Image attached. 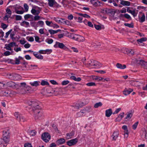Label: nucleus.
Returning a JSON list of instances; mask_svg holds the SVG:
<instances>
[{"instance_id": "nucleus-7", "label": "nucleus", "mask_w": 147, "mask_h": 147, "mask_svg": "<svg viewBox=\"0 0 147 147\" xmlns=\"http://www.w3.org/2000/svg\"><path fill=\"white\" fill-rule=\"evenodd\" d=\"M78 142V139L77 138H75L69 140L67 142V144L69 146H71L75 145Z\"/></svg>"}, {"instance_id": "nucleus-10", "label": "nucleus", "mask_w": 147, "mask_h": 147, "mask_svg": "<svg viewBox=\"0 0 147 147\" xmlns=\"http://www.w3.org/2000/svg\"><path fill=\"white\" fill-rule=\"evenodd\" d=\"M48 5L51 7H53L54 5H59L56 2L55 0H48Z\"/></svg>"}, {"instance_id": "nucleus-56", "label": "nucleus", "mask_w": 147, "mask_h": 147, "mask_svg": "<svg viewBox=\"0 0 147 147\" xmlns=\"http://www.w3.org/2000/svg\"><path fill=\"white\" fill-rule=\"evenodd\" d=\"M13 9L15 10V8H16V9L17 10L19 9H21V7L19 5H15L14 6H13Z\"/></svg>"}, {"instance_id": "nucleus-37", "label": "nucleus", "mask_w": 147, "mask_h": 147, "mask_svg": "<svg viewBox=\"0 0 147 147\" xmlns=\"http://www.w3.org/2000/svg\"><path fill=\"white\" fill-rule=\"evenodd\" d=\"M6 14H7V15H8L9 16H11L12 12L10 9L7 8L6 9Z\"/></svg>"}, {"instance_id": "nucleus-2", "label": "nucleus", "mask_w": 147, "mask_h": 147, "mask_svg": "<svg viewBox=\"0 0 147 147\" xmlns=\"http://www.w3.org/2000/svg\"><path fill=\"white\" fill-rule=\"evenodd\" d=\"M84 64L87 67L95 66L96 68H99L102 66L101 64L98 61H94L92 59L88 61V63H86L84 61H83Z\"/></svg>"}, {"instance_id": "nucleus-9", "label": "nucleus", "mask_w": 147, "mask_h": 147, "mask_svg": "<svg viewBox=\"0 0 147 147\" xmlns=\"http://www.w3.org/2000/svg\"><path fill=\"white\" fill-rule=\"evenodd\" d=\"M85 40V38L84 37L76 34L74 40L79 42H83Z\"/></svg>"}, {"instance_id": "nucleus-50", "label": "nucleus", "mask_w": 147, "mask_h": 147, "mask_svg": "<svg viewBox=\"0 0 147 147\" xmlns=\"http://www.w3.org/2000/svg\"><path fill=\"white\" fill-rule=\"evenodd\" d=\"M89 93L90 94H96L97 93V92L95 90H90L89 91Z\"/></svg>"}, {"instance_id": "nucleus-1", "label": "nucleus", "mask_w": 147, "mask_h": 147, "mask_svg": "<svg viewBox=\"0 0 147 147\" xmlns=\"http://www.w3.org/2000/svg\"><path fill=\"white\" fill-rule=\"evenodd\" d=\"M27 103L28 105L27 108L30 110V111L34 113V117L35 120L37 121L38 120H40L43 117L42 113L39 109L40 108L38 103L35 101L28 100Z\"/></svg>"}, {"instance_id": "nucleus-64", "label": "nucleus", "mask_w": 147, "mask_h": 147, "mask_svg": "<svg viewBox=\"0 0 147 147\" xmlns=\"http://www.w3.org/2000/svg\"><path fill=\"white\" fill-rule=\"evenodd\" d=\"M38 24L41 26H42L44 25V22L42 21H39L38 22Z\"/></svg>"}, {"instance_id": "nucleus-35", "label": "nucleus", "mask_w": 147, "mask_h": 147, "mask_svg": "<svg viewBox=\"0 0 147 147\" xmlns=\"http://www.w3.org/2000/svg\"><path fill=\"white\" fill-rule=\"evenodd\" d=\"M125 26H127L130 28H134V26L133 23H131L130 24L128 23H125L124 24Z\"/></svg>"}, {"instance_id": "nucleus-28", "label": "nucleus", "mask_w": 147, "mask_h": 147, "mask_svg": "<svg viewBox=\"0 0 147 147\" xmlns=\"http://www.w3.org/2000/svg\"><path fill=\"white\" fill-rule=\"evenodd\" d=\"M14 73H9L7 74V77L11 80H13Z\"/></svg>"}, {"instance_id": "nucleus-13", "label": "nucleus", "mask_w": 147, "mask_h": 147, "mask_svg": "<svg viewBox=\"0 0 147 147\" xmlns=\"http://www.w3.org/2000/svg\"><path fill=\"white\" fill-rule=\"evenodd\" d=\"M133 90L132 89L130 88L128 89L125 88L123 92V94L124 95L126 96L130 94Z\"/></svg>"}, {"instance_id": "nucleus-38", "label": "nucleus", "mask_w": 147, "mask_h": 147, "mask_svg": "<svg viewBox=\"0 0 147 147\" xmlns=\"http://www.w3.org/2000/svg\"><path fill=\"white\" fill-rule=\"evenodd\" d=\"M102 105V104L100 102L96 103L94 106L95 108H97L99 107H100Z\"/></svg>"}, {"instance_id": "nucleus-8", "label": "nucleus", "mask_w": 147, "mask_h": 147, "mask_svg": "<svg viewBox=\"0 0 147 147\" xmlns=\"http://www.w3.org/2000/svg\"><path fill=\"white\" fill-rule=\"evenodd\" d=\"M54 47L55 48L59 47L61 49H65L66 47L62 43L56 42Z\"/></svg>"}, {"instance_id": "nucleus-5", "label": "nucleus", "mask_w": 147, "mask_h": 147, "mask_svg": "<svg viewBox=\"0 0 147 147\" xmlns=\"http://www.w3.org/2000/svg\"><path fill=\"white\" fill-rule=\"evenodd\" d=\"M14 115L17 120L20 122H24L27 121L25 118L22 115L19 114L18 112H15Z\"/></svg>"}, {"instance_id": "nucleus-15", "label": "nucleus", "mask_w": 147, "mask_h": 147, "mask_svg": "<svg viewBox=\"0 0 147 147\" xmlns=\"http://www.w3.org/2000/svg\"><path fill=\"white\" fill-rule=\"evenodd\" d=\"M7 85L9 87L15 88H16V84L15 82L12 81H9L8 82L6 83Z\"/></svg>"}, {"instance_id": "nucleus-45", "label": "nucleus", "mask_w": 147, "mask_h": 147, "mask_svg": "<svg viewBox=\"0 0 147 147\" xmlns=\"http://www.w3.org/2000/svg\"><path fill=\"white\" fill-rule=\"evenodd\" d=\"M138 122H136L132 126V128L134 129H135L138 126Z\"/></svg>"}, {"instance_id": "nucleus-31", "label": "nucleus", "mask_w": 147, "mask_h": 147, "mask_svg": "<svg viewBox=\"0 0 147 147\" xmlns=\"http://www.w3.org/2000/svg\"><path fill=\"white\" fill-rule=\"evenodd\" d=\"M13 77V80H18L20 78L21 76L19 74L14 73Z\"/></svg>"}, {"instance_id": "nucleus-57", "label": "nucleus", "mask_w": 147, "mask_h": 147, "mask_svg": "<svg viewBox=\"0 0 147 147\" xmlns=\"http://www.w3.org/2000/svg\"><path fill=\"white\" fill-rule=\"evenodd\" d=\"M3 136H4V135H6V136H9V132L8 131H3Z\"/></svg>"}, {"instance_id": "nucleus-34", "label": "nucleus", "mask_w": 147, "mask_h": 147, "mask_svg": "<svg viewBox=\"0 0 147 147\" xmlns=\"http://www.w3.org/2000/svg\"><path fill=\"white\" fill-rule=\"evenodd\" d=\"M76 34L69 33L68 34V36L69 38L74 40Z\"/></svg>"}, {"instance_id": "nucleus-30", "label": "nucleus", "mask_w": 147, "mask_h": 147, "mask_svg": "<svg viewBox=\"0 0 147 147\" xmlns=\"http://www.w3.org/2000/svg\"><path fill=\"white\" fill-rule=\"evenodd\" d=\"M70 78L71 79L74 80L77 82L80 81L81 80L80 78L78 77L76 78L75 76H73L70 77Z\"/></svg>"}, {"instance_id": "nucleus-11", "label": "nucleus", "mask_w": 147, "mask_h": 147, "mask_svg": "<svg viewBox=\"0 0 147 147\" xmlns=\"http://www.w3.org/2000/svg\"><path fill=\"white\" fill-rule=\"evenodd\" d=\"M10 91L7 90L6 91H2L0 92V96H5L6 97L10 96Z\"/></svg>"}, {"instance_id": "nucleus-63", "label": "nucleus", "mask_w": 147, "mask_h": 147, "mask_svg": "<svg viewBox=\"0 0 147 147\" xmlns=\"http://www.w3.org/2000/svg\"><path fill=\"white\" fill-rule=\"evenodd\" d=\"M16 44V43L14 42H11L9 44V46L11 47H13L15 46Z\"/></svg>"}, {"instance_id": "nucleus-21", "label": "nucleus", "mask_w": 147, "mask_h": 147, "mask_svg": "<svg viewBox=\"0 0 147 147\" xmlns=\"http://www.w3.org/2000/svg\"><path fill=\"white\" fill-rule=\"evenodd\" d=\"M31 13L34 15H38L40 13V11L38 10H36L32 8L31 11Z\"/></svg>"}, {"instance_id": "nucleus-52", "label": "nucleus", "mask_w": 147, "mask_h": 147, "mask_svg": "<svg viewBox=\"0 0 147 147\" xmlns=\"http://www.w3.org/2000/svg\"><path fill=\"white\" fill-rule=\"evenodd\" d=\"M35 16H34V21H37L38 20L40 19V17L38 16V15H35Z\"/></svg>"}, {"instance_id": "nucleus-48", "label": "nucleus", "mask_w": 147, "mask_h": 147, "mask_svg": "<svg viewBox=\"0 0 147 147\" xmlns=\"http://www.w3.org/2000/svg\"><path fill=\"white\" fill-rule=\"evenodd\" d=\"M32 16L30 14H27L26 15L24 16V18L25 20H27V19L31 18V17H32Z\"/></svg>"}, {"instance_id": "nucleus-40", "label": "nucleus", "mask_w": 147, "mask_h": 147, "mask_svg": "<svg viewBox=\"0 0 147 147\" xmlns=\"http://www.w3.org/2000/svg\"><path fill=\"white\" fill-rule=\"evenodd\" d=\"M41 84L42 86L48 85L49 84V83L46 81L44 80H42L41 82Z\"/></svg>"}, {"instance_id": "nucleus-24", "label": "nucleus", "mask_w": 147, "mask_h": 147, "mask_svg": "<svg viewBox=\"0 0 147 147\" xmlns=\"http://www.w3.org/2000/svg\"><path fill=\"white\" fill-rule=\"evenodd\" d=\"M9 136H6V135H4V136H3V140L5 142V143H7L9 141Z\"/></svg>"}, {"instance_id": "nucleus-6", "label": "nucleus", "mask_w": 147, "mask_h": 147, "mask_svg": "<svg viewBox=\"0 0 147 147\" xmlns=\"http://www.w3.org/2000/svg\"><path fill=\"white\" fill-rule=\"evenodd\" d=\"M51 136L47 132H45L42 135V139L45 142H48L51 139Z\"/></svg>"}, {"instance_id": "nucleus-61", "label": "nucleus", "mask_w": 147, "mask_h": 147, "mask_svg": "<svg viewBox=\"0 0 147 147\" xmlns=\"http://www.w3.org/2000/svg\"><path fill=\"white\" fill-rule=\"evenodd\" d=\"M46 52V54L47 53V54H49L52 52V50L51 49H47L45 50Z\"/></svg>"}, {"instance_id": "nucleus-42", "label": "nucleus", "mask_w": 147, "mask_h": 147, "mask_svg": "<svg viewBox=\"0 0 147 147\" xmlns=\"http://www.w3.org/2000/svg\"><path fill=\"white\" fill-rule=\"evenodd\" d=\"M15 61L14 63H12V64H17L18 65L20 64V61L19 60V59H18L17 58H15Z\"/></svg>"}, {"instance_id": "nucleus-51", "label": "nucleus", "mask_w": 147, "mask_h": 147, "mask_svg": "<svg viewBox=\"0 0 147 147\" xmlns=\"http://www.w3.org/2000/svg\"><path fill=\"white\" fill-rule=\"evenodd\" d=\"M69 81L68 80H64L63 81L61 84L63 85H65L69 83Z\"/></svg>"}, {"instance_id": "nucleus-44", "label": "nucleus", "mask_w": 147, "mask_h": 147, "mask_svg": "<svg viewBox=\"0 0 147 147\" xmlns=\"http://www.w3.org/2000/svg\"><path fill=\"white\" fill-rule=\"evenodd\" d=\"M5 47H4V48H5L7 50H9V51L12 50V49L11 47L9 46V45L8 44H6L5 45Z\"/></svg>"}, {"instance_id": "nucleus-49", "label": "nucleus", "mask_w": 147, "mask_h": 147, "mask_svg": "<svg viewBox=\"0 0 147 147\" xmlns=\"http://www.w3.org/2000/svg\"><path fill=\"white\" fill-rule=\"evenodd\" d=\"M22 16L20 15H16V20H22Z\"/></svg>"}, {"instance_id": "nucleus-19", "label": "nucleus", "mask_w": 147, "mask_h": 147, "mask_svg": "<svg viewBox=\"0 0 147 147\" xmlns=\"http://www.w3.org/2000/svg\"><path fill=\"white\" fill-rule=\"evenodd\" d=\"M120 4L123 6H129L130 5V2L129 1L123 0H120Z\"/></svg>"}, {"instance_id": "nucleus-39", "label": "nucleus", "mask_w": 147, "mask_h": 147, "mask_svg": "<svg viewBox=\"0 0 147 147\" xmlns=\"http://www.w3.org/2000/svg\"><path fill=\"white\" fill-rule=\"evenodd\" d=\"M132 116V114L131 113L129 112L127 114V115L125 119H127L128 118L130 119Z\"/></svg>"}, {"instance_id": "nucleus-29", "label": "nucleus", "mask_w": 147, "mask_h": 147, "mask_svg": "<svg viewBox=\"0 0 147 147\" xmlns=\"http://www.w3.org/2000/svg\"><path fill=\"white\" fill-rule=\"evenodd\" d=\"M61 30L59 29L56 30H49V32L51 34L53 35L55 34H56L59 31H60Z\"/></svg>"}, {"instance_id": "nucleus-3", "label": "nucleus", "mask_w": 147, "mask_h": 147, "mask_svg": "<svg viewBox=\"0 0 147 147\" xmlns=\"http://www.w3.org/2000/svg\"><path fill=\"white\" fill-rule=\"evenodd\" d=\"M20 89L22 90V93H28L31 90V88L29 86L26 85L25 82L21 83L19 86Z\"/></svg>"}, {"instance_id": "nucleus-16", "label": "nucleus", "mask_w": 147, "mask_h": 147, "mask_svg": "<svg viewBox=\"0 0 147 147\" xmlns=\"http://www.w3.org/2000/svg\"><path fill=\"white\" fill-rule=\"evenodd\" d=\"M65 142V140L63 138H61L58 140L56 141V143L57 145H59L64 144Z\"/></svg>"}, {"instance_id": "nucleus-14", "label": "nucleus", "mask_w": 147, "mask_h": 147, "mask_svg": "<svg viewBox=\"0 0 147 147\" xmlns=\"http://www.w3.org/2000/svg\"><path fill=\"white\" fill-rule=\"evenodd\" d=\"M86 105V104L83 102H80L78 104H76L74 107V109H79L81 108Z\"/></svg>"}, {"instance_id": "nucleus-12", "label": "nucleus", "mask_w": 147, "mask_h": 147, "mask_svg": "<svg viewBox=\"0 0 147 147\" xmlns=\"http://www.w3.org/2000/svg\"><path fill=\"white\" fill-rule=\"evenodd\" d=\"M90 2L93 5L96 7L99 6V5H100V4L101 3L100 1L98 0L96 1V0H90Z\"/></svg>"}, {"instance_id": "nucleus-17", "label": "nucleus", "mask_w": 147, "mask_h": 147, "mask_svg": "<svg viewBox=\"0 0 147 147\" xmlns=\"http://www.w3.org/2000/svg\"><path fill=\"white\" fill-rule=\"evenodd\" d=\"M122 128L124 130V136L125 137L127 138L128 136V132L127 126L126 125H124L122 127Z\"/></svg>"}, {"instance_id": "nucleus-33", "label": "nucleus", "mask_w": 147, "mask_h": 147, "mask_svg": "<svg viewBox=\"0 0 147 147\" xmlns=\"http://www.w3.org/2000/svg\"><path fill=\"white\" fill-rule=\"evenodd\" d=\"M147 40V38H146L143 37L140 39H137V41L138 42L142 43L143 42L146 41Z\"/></svg>"}, {"instance_id": "nucleus-60", "label": "nucleus", "mask_w": 147, "mask_h": 147, "mask_svg": "<svg viewBox=\"0 0 147 147\" xmlns=\"http://www.w3.org/2000/svg\"><path fill=\"white\" fill-rule=\"evenodd\" d=\"M24 147H32L31 144L29 143H26L24 146Z\"/></svg>"}, {"instance_id": "nucleus-47", "label": "nucleus", "mask_w": 147, "mask_h": 147, "mask_svg": "<svg viewBox=\"0 0 147 147\" xmlns=\"http://www.w3.org/2000/svg\"><path fill=\"white\" fill-rule=\"evenodd\" d=\"M16 8H15V12L16 13L18 14H22L24 12V11H18V10H17V9H16Z\"/></svg>"}, {"instance_id": "nucleus-62", "label": "nucleus", "mask_w": 147, "mask_h": 147, "mask_svg": "<svg viewBox=\"0 0 147 147\" xmlns=\"http://www.w3.org/2000/svg\"><path fill=\"white\" fill-rule=\"evenodd\" d=\"M16 93L14 91H10V97H12V96L15 95L16 94Z\"/></svg>"}, {"instance_id": "nucleus-20", "label": "nucleus", "mask_w": 147, "mask_h": 147, "mask_svg": "<svg viewBox=\"0 0 147 147\" xmlns=\"http://www.w3.org/2000/svg\"><path fill=\"white\" fill-rule=\"evenodd\" d=\"M54 20L56 22L58 23L62 24L63 23V19L58 18H54Z\"/></svg>"}, {"instance_id": "nucleus-18", "label": "nucleus", "mask_w": 147, "mask_h": 147, "mask_svg": "<svg viewBox=\"0 0 147 147\" xmlns=\"http://www.w3.org/2000/svg\"><path fill=\"white\" fill-rule=\"evenodd\" d=\"M112 113L111 109H109L105 111V115L107 117H109Z\"/></svg>"}, {"instance_id": "nucleus-32", "label": "nucleus", "mask_w": 147, "mask_h": 147, "mask_svg": "<svg viewBox=\"0 0 147 147\" xmlns=\"http://www.w3.org/2000/svg\"><path fill=\"white\" fill-rule=\"evenodd\" d=\"M125 51L128 54H131L132 55L134 54V51L132 49H125Z\"/></svg>"}, {"instance_id": "nucleus-36", "label": "nucleus", "mask_w": 147, "mask_h": 147, "mask_svg": "<svg viewBox=\"0 0 147 147\" xmlns=\"http://www.w3.org/2000/svg\"><path fill=\"white\" fill-rule=\"evenodd\" d=\"M46 91L47 94H52L54 91L53 90H51V88H50L47 89Z\"/></svg>"}, {"instance_id": "nucleus-22", "label": "nucleus", "mask_w": 147, "mask_h": 147, "mask_svg": "<svg viewBox=\"0 0 147 147\" xmlns=\"http://www.w3.org/2000/svg\"><path fill=\"white\" fill-rule=\"evenodd\" d=\"M40 83L39 81H35L30 82V84L32 86L36 87L39 85Z\"/></svg>"}, {"instance_id": "nucleus-46", "label": "nucleus", "mask_w": 147, "mask_h": 147, "mask_svg": "<svg viewBox=\"0 0 147 147\" xmlns=\"http://www.w3.org/2000/svg\"><path fill=\"white\" fill-rule=\"evenodd\" d=\"M124 17L126 18H127L128 19L131 20V18L130 16L127 13H125L124 15Z\"/></svg>"}, {"instance_id": "nucleus-25", "label": "nucleus", "mask_w": 147, "mask_h": 147, "mask_svg": "<svg viewBox=\"0 0 147 147\" xmlns=\"http://www.w3.org/2000/svg\"><path fill=\"white\" fill-rule=\"evenodd\" d=\"M116 66L117 68L122 69H125L126 67V66L125 65H122L119 63H117L116 65Z\"/></svg>"}, {"instance_id": "nucleus-4", "label": "nucleus", "mask_w": 147, "mask_h": 147, "mask_svg": "<svg viewBox=\"0 0 147 147\" xmlns=\"http://www.w3.org/2000/svg\"><path fill=\"white\" fill-rule=\"evenodd\" d=\"M135 62L136 64L141 66L144 69H147V62L142 60H139L136 59Z\"/></svg>"}, {"instance_id": "nucleus-55", "label": "nucleus", "mask_w": 147, "mask_h": 147, "mask_svg": "<svg viewBox=\"0 0 147 147\" xmlns=\"http://www.w3.org/2000/svg\"><path fill=\"white\" fill-rule=\"evenodd\" d=\"M86 85L88 86H94L96 85L95 83L94 82H90L87 83Z\"/></svg>"}, {"instance_id": "nucleus-54", "label": "nucleus", "mask_w": 147, "mask_h": 147, "mask_svg": "<svg viewBox=\"0 0 147 147\" xmlns=\"http://www.w3.org/2000/svg\"><path fill=\"white\" fill-rule=\"evenodd\" d=\"M121 110V108H120L117 109L113 113V114H117L118 112L120 111Z\"/></svg>"}, {"instance_id": "nucleus-43", "label": "nucleus", "mask_w": 147, "mask_h": 147, "mask_svg": "<svg viewBox=\"0 0 147 147\" xmlns=\"http://www.w3.org/2000/svg\"><path fill=\"white\" fill-rule=\"evenodd\" d=\"M74 134L73 133H70V134H67L66 136L68 139L72 138Z\"/></svg>"}, {"instance_id": "nucleus-23", "label": "nucleus", "mask_w": 147, "mask_h": 147, "mask_svg": "<svg viewBox=\"0 0 147 147\" xmlns=\"http://www.w3.org/2000/svg\"><path fill=\"white\" fill-rule=\"evenodd\" d=\"M119 134V133L118 131H115L112 136L113 140H116L118 138Z\"/></svg>"}, {"instance_id": "nucleus-53", "label": "nucleus", "mask_w": 147, "mask_h": 147, "mask_svg": "<svg viewBox=\"0 0 147 147\" xmlns=\"http://www.w3.org/2000/svg\"><path fill=\"white\" fill-rule=\"evenodd\" d=\"M12 29H11L8 32H7L6 33V35L5 36V37L6 38H7L8 37L9 34H10V33L12 31Z\"/></svg>"}, {"instance_id": "nucleus-26", "label": "nucleus", "mask_w": 147, "mask_h": 147, "mask_svg": "<svg viewBox=\"0 0 147 147\" xmlns=\"http://www.w3.org/2000/svg\"><path fill=\"white\" fill-rule=\"evenodd\" d=\"M139 21L140 22L142 23L144 22L145 21V16L144 13H142V17H140L139 16Z\"/></svg>"}, {"instance_id": "nucleus-58", "label": "nucleus", "mask_w": 147, "mask_h": 147, "mask_svg": "<svg viewBox=\"0 0 147 147\" xmlns=\"http://www.w3.org/2000/svg\"><path fill=\"white\" fill-rule=\"evenodd\" d=\"M4 54L5 56H7L10 55L11 54V53L9 51H6L4 53Z\"/></svg>"}, {"instance_id": "nucleus-27", "label": "nucleus", "mask_w": 147, "mask_h": 147, "mask_svg": "<svg viewBox=\"0 0 147 147\" xmlns=\"http://www.w3.org/2000/svg\"><path fill=\"white\" fill-rule=\"evenodd\" d=\"M86 111L84 110L78 112L77 114V116L78 117H80L83 116V114L86 113Z\"/></svg>"}, {"instance_id": "nucleus-59", "label": "nucleus", "mask_w": 147, "mask_h": 147, "mask_svg": "<svg viewBox=\"0 0 147 147\" xmlns=\"http://www.w3.org/2000/svg\"><path fill=\"white\" fill-rule=\"evenodd\" d=\"M24 7L26 11H28V9L29 7L27 4L26 3L24 4Z\"/></svg>"}, {"instance_id": "nucleus-41", "label": "nucleus", "mask_w": 147, "mask_h": 147, "mask_svg": "<svg viewBox=\"0 0 147 147\" xmlns=\"http://www.w3.org/2000/svg\"><path fill=\"white\" fill-rule=\"evenodd\" d=\"M62 24H66L69 26L70 25V23L68 20H65L63 19V21Z\"/></svg>"}]
</instances>
